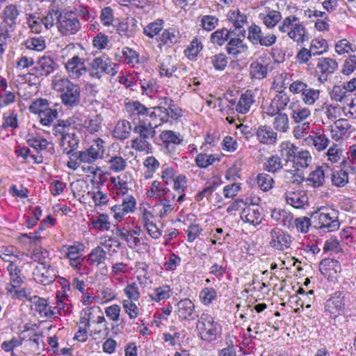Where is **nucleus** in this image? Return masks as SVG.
Returning a JSON list of instances; mask_svg holds the SVG:
<instances>
[{"instance_id":"obj_13","label":"nucleus","mask_w":356,"mask_h":356,"mask_svg":"<svg viewBox=\"0 0 356 356\" xmlns=\"http://www.w3.org/2000/svg\"><path fill=\"white\" fill-rule=\"evenodd\" d=\"M30 302L32 304L31 308L38 312L41 317L51 318L56 314L52 307L47 303V300L43 298L33 296L30 298Z\"/></svg>"},{"instance_id":"obj_58","label":"nucleus","mask_w":356,"mask_h":356,"mask_svg":"<svg viewBox=\"0 0 356 356\" xmlns=\"http://www.w3.org/2000/svg\"><path fill=\"white\" fill-rule=\"evenodd\" d=\"M320 90L312 88H307L302 95L303 102L307 105H313L319 98Z\"/></svg>"},{"instance_id":"obj_28","label":"nucleus","mask_w":356,"mask_h":356,"mask_svg":"<svg viewBox=\"0 0 356 356\" xmlns=\"http://www.w3.org/2000/svg\"><path fill=\"white\" fill-rule=\"evenodd\" d=\"M289 108L291 110V118L296 122H302L311 114L309 108L302 107L298 104L294 102L290 104Z\"/></svg>"},{"instance_id":"obj_26","label":"nucleus","mask_w":356,"mask_h":356,"mask_svg":"<svg viewBox=\"0 0 356 356\" xmlns=\"http://www.w3.org/2000/svg\"><path fill=\"white\" fill-rule=\"evenodd\" d=\"M160 74L170 77L172 74L177 70V64L176 60L172 56H167L161 61L160 66Z\"/></svg>"},{"instance_id":"obj_36","label":"nucleus","mask_w":356,"mask_h":356,"mask_svg":"<svg viewBox=\"0 0 356 356\" xmlns=\"http://www.w3.org/2000/svg\"><path fill=\"white\" fill-rule=\"evenodd\" d=\"M284 167L282 159L277 154L273 155L268 158L264 164V168L271 173H276L282 170Z\"/></svg>"},{"instance_id":"obj_50","label":"nucleus","mask_w":356,"mask_h":356,"mask_svg":"<svg viewBox=\"0 0 356 356\" xmlns=\"http://www.w3.org/2000/svg\"><path fill=\"white\" fill-rule=\"evenodd\" d=\"M170 288L168 285H163L154 290V293L150 296L152 300L159 302L168 299L170 295Z\"/></svg>"},{"instance_id":"obj_59","label":"nucleus","mask_w":356,"mask_h":356,"mask_svg":"<svg viewBox=\"0 0 356 356\" xmlns=\"http://www.w3.org/2000/svg\"><path fill=\"white\" fill-rule=\"evenodd\" d=\"M3 122L1 127L4 129L10 128L15 129L18 127V115L15 111H11L10 113L6 115H4Z\"/></svg>"},{"instance_id":"obj_2","label":"nucleus","mask_w":356,"mask_h":356,"mask_svg":"<svg viewBox=\"0 0 356 356\" xmlns=\"http://www.w3.org/2000/svg\"><path fill=\"white\" fill-rule=\"evenodd\" d=\"M54 88L60 92L62 102L68 107L76 106L80 102V87L67 79L58 80Z\"/></svg>"},{"instance_id":"obj_35","label":"nucleus","mask_w":356,"mask_h":356,"mask_svg":"<svg viewBox=\"0 0 356 356\" xmlns=\"http://www.w3.org/2000/svg\"><path fill=\"white\" fill-rule=\"evenodd\" d=\"M7 270L10 276V285L13 288L19 287L23 280L21 277L22 270L13 262H11L7 266Z\"/></svg>"},{"instance_id":"obj_14","label":"nucleus","mask_w":356,"mask_h":356,"mask_svg":"<svg viewBox=\"0 0 356 356\" xmlns=\"http://www.w3.org/2000/svg\"><path fill=\"white\" fill-rule=\"evenodd\" d=\"M34 275L38 281L44 285L52 283L56 277L55 270L46 263L39 264L35 269Z\"/></svg>"},{"instance_id":"obj_38","label":"nucleus","mask_w":356,"mask_h":356,"mask_svg":"<svg viewBox=\"0 0 356 356\" xmlns=\"http://www.w3.org/2000/svg\"><path fill=\"white\" fill-rule=\"evenodd\" d=\"M161 44L171 46L179 41V32L174 29H165L159 37Z\"/></svg>"},{"instance_id":"obj_6","label":"nucleus","mask_w":356,"mask_h":356,"mask_svg":"<svg viewBox=\"0 0 356 356\" xmlns=\"http://www.w3.org/2000/svg\"><path fill=\"white\" fill-rule=\"evenodd\" d=\"M57 27L63 35H70L76 33L81 29V24L73 13H61Z\"/></svg>"},{"instance_id":"obj_23","label":"nucleus","mask_w":356,"mask_h":356,"mask_svg":"<svg viewBox=\"0 0 356 356\" xmlns=\"http://www.w3.org/2000/svg\"><path fill=\"white\" fill-rule=\"evenodd\" d=\"M254 95L253 92L250 90H248L245 93H243L241 95L236 109L240 113H246L250 111V108L254 104Z\"/></svg>"},{"instance_id":"obj_12","label":"nucleus","mask_w":356,"mask_h":356,"mask_svg":"<svg viewBox=\"0 0 356 356\" xmlns=\"http://www.w3.org/2000/svg\"><path fill=\"white\" fill-rule=\"evenodd\" d=\"M175 313L181 321H193L198 317L195 304L188 298L181 299L176 304Z\"/></svg>"},{"instance_id":"obj_9","label":"nucleus","mask_w":356,"mask_h":356,"mask_svg":"<svg viewBox=\"0 0 356 356\" xmlns=\"http://www.w3.org/2000/svg\"><path fill=\"white\" fill-rule=\"evenodd\" d=\"M327 44L325 40H313L310 44V49H301L298 53L296 58L299 63H307L312 56H318L326 51Z\"/></svg>"},{"instance_id":"obj_32","label":"nucleus","mask_w":356,"mask_h":356,"mask_svg":"<svg viewBox=\"0 0 356 356\" xmlns=\"http://www.w3.org/2000/svg\"><path fill=\"white\" fill-rule=\"evenodd\" d=\"M268 74V66L259 61H254L250 65V76L252 79H263Z\"/></svg>"},{"instance_id":"obj_16","label":"nucleus","mask_w":356,"mask_h":356,"mask_svg":"<svg viewBox=\"0 0 356 356\" xmlns=\"http://www.w3.org/2000/svg\"><path fill=\"white\" fill-rule=\"evenodd\" d=\"M318 215V227L321 229L326 228L328 232H333L339 229V222L337 216L334 210L330 213H316Z\"/></svg>"},{"instance_id":"obj_39","label":"nucleus","mask_w":356,"mask_h":356,"mask_svg":"<svg viewBox=\"0 0 356 356\" xmlns=\"http://www.w3.org/2000/svg\"><path fill=\"white\" fill-rule=\"evenodd\" d=\"M91 220V224L94 229L99 231H105L110 229L111 222L109 221V216L107 214H99L96 218L92 217Z\"/></svg>"},{"instance_id":"obj_27","label":"nucleus","mask_w":356,"mask_h":356,"mask_svg":"<svg viewBox=\"0 0 356 356\" xmlns=\"http://www.w3.org/2000/svg\"><path fill=\"white\" fill-rule=\"evenodd\" d=\"M280 149V157L286 163L293 162L296 154L297 152V147L290 142L282 143Z\"/></svg>"},{"instance_id":"obj_22","label":"nucleus","mask_w":356,"mask_h":356,"mask_svg":"<svg viewBox=\"0 0 356 356\" xmlns=\"http://www.w3.org/2000/svg\"><path fill=\"white\" fill-rule=\"evenodd\" d=\"M286 202L294 208H302L308 202V197L304 191L289 192L285 194Z\"/></svg>"},{"instance_id":"obj_45","label":"nucleus","mask_w":356,"mask_h":356,"mask_svg":"<svg viewBox=\"0 0 356 356\" xmlns=\"http://www.w3.org/2000/svg\"><path fill=\"white\" fill-rule=\"evenodd\" d=\"M258 186L264 191H268L273 186V177L266 173H259L257 177Z\"/></svg>"},{"instance_id":"obj_57","label":"nucleus","mask_w":356,"mask_h":356,"mask_svg":"<svg viewBox=\"0 0 356 356\" xmlns=\"http://www.w3.org/2000/svg\"><path fill=\"white\" fill-rule=\"evenodd\" d=\"M122 54L127 64L134 65L139 63V55L135 50L126 47L122 49Z\"/></svg>"},{"instance_id":"obj_20","label":"nucleus","mask_w":356,"mask_h":356,"mask_svg":"<svg viewBox=\"0 0 356 356\" xmlns=\"http://www.w3.org/2000/svg\"><path fill=\"white\" fill-rule=\"evenodd\" d=\"M227 19L230 22L233 26L232 30L234 31H241L245 30L243 26L247 24V16L242 13L238 9L229 10L227 14Z\"/></svg>"},{"instance_id":"obj_44","label":"nucleus","mask_w":356,"mask_h":356,"mask_svg":"<svg viewBox=\"0 0 356 356\" xmlns=\"http://www.w3.org/2000/svg\"><path fill=\"white\" fill-rule=\"evenodd\" d=\"M315 188L321 186L325 181V173L322 167H318L315 170L310 172L307 179Z\"/></svg>"},{"instance_id":"obj_54","label":"nucleus","mask_w":356,"mask_h":356,"mask_svg":"<svg viewBox=\"0 0 356 356\" xmlns=\"http://www.w3.org/2000/svg\"><path fill=\"white\" fill-rule=\"evenodd\" d=\"M49 106V102L46 99L39 98L33 101L29 109L31 113L38 114L46 110Z\"/></svg>"},{"instance_id":"obj_5","label":"nucleus","mask_w":356,"mask_h":356,"mask_svg":"<svg viewBox=\"0 0 356 356\" xmlns=\"http://www.w3.org/2000/svg\"><path fill=\"white\" fill-rule=\"evenodd\" d=\"M117 67L110 58L105 56L98 57L90 63L89 72L91 76L99 79L104 74L115 76L118 73Z\"/></svg>"},{"instance_id":"obj_29","label":"nucleus","mask_w":356,"mask_h":356,"mask_svg":"<svg viewBox=\"0 0 356 356\" xmlns=\"http://www.w3.org/2000/svg\"><path fill=\"white\" fill-rule=\"evenodd\" d=\"M27 144L36 150L47 149L49 142L38 134H28L26 136Z\"/></svg>"},{"instance_id":"obj_17","label":"nucleus","mask_w":356,"mask_h":356,"mask_svg":"<svg viewBox=\"0 0 356 356\" xmlns=\"http://www.w3.org/2000/svg\"><path fill=\"white\" fill-rule=\"evenodd\" d=\"M20 12V6L16 4H9L4 8L3 22L6 24L8 31H12L15 28Z\"/></svg>"},{"instance_id":"obj_47","label":"nucleus","mask_w":356,"mask_h":356,"mask_svg":"<svg viewBox=\"0 0 356 356\" xmlns=\"http://www.w3.org/2000/svg\"><path fill=\"white\" fill-rule=\"evenodd\" d=\"M332 182L335 186H344L348 182V172L342 169L334 171L332 175Z\"/></svg>"},{"instance_id":"obj_42","label":"nucleus","mask_w":356,"mask_h":356,"mask_svg":"<svg viewBox=\"0 0 356 356\" xmlns=\"http://www.w3.org/2000/svg\"><path fill=\"white\" fill-rule=\"evenodd\" d=\"M170 190L166 188H161V182L159 181H154L152 183L150 189L147 192V196L149 197H162L168 195Z\"/></svg>"},{"instance_id":"obj_19","label":"nucleus","mask_w":356,"mask_h":356,"mask_svg":"<svg viewBox=\"0 0 356 356\" xmlns=\"http://www.w3.org/2000/svg\"><path fill=\"white\" fill-rule=\"evenodd\" d=\"M37 65L32 68L40 76H49L57 67L56 63L49 56H44L37 61Z\"/></svg>"},{"instance_id":"obj_25","label":"nucleus","mask_w":356,"mask_h":356,"mask_svg":"<svg viewBox=\"0 0 356 356\" xmlns=\"http://www.w3.org/2000/svg\"><path fill=\"white\" fill-rule=\"evenodd\" d=\"M316 67L322 74V76L325 74L324 79L326 80L327 74L334 73L338 67V63L334 59L330 58H318Z\"/></svg>"},{"instance_id":"obj_64","label":"nucleus","mask_w":356,"mask_h":356,"mask_svg":"<svg viewBox=\"0 0 356 356\" xmlns=\"http://www.w3.org/2000/svg\"><path fill=\"white\" fill-rule=\"evenodd\" d=\"M356 69V56H349L344 62L341 72L345 75H349Z\"/></svg>"},{"instance_id":"obj_15","label":"nucleus","mask_w":356,"mask_h":356,"mask_svg":"<svg viewBox=\"0 0 356 356\" xmlns=\"http://www.w3.org/2000/svg\"><path fill=\"white\" fill-rule=\"evenodd\" d=\"M65 68L70 77L78 79L87 72L84 60L78 56L69 59L65 64Z\"/></svg>"},{"instance_id":"obj_51","label":"nucleus","mask_w":356,"mask_h":356,"mask_svg":"<svg viewBox=\"0 0 356 356\" xmlns=\"http://www.w3.org/2000/svg\"><path fill=\"white\" fill-rule=\"evenodd\" d=\"M41 124L47 126L49 125L58 117L56 109L51 108L49 106L39 115Z\"/></svg>"},{"instance_id":"obj_7","label":"nucleus","mask_w":356,"mask_h":356,"mask_svg":"<svg viewBox=\"0 0 356 356\" xmlns=\"http://www.w3.org/2000/svg\"><path fill=\"white\" fill-rule=\"evenodd\" d=\"M104 140L101 138H97L93 144L86 150L80 151L76 154L77 159L81 162L92 163L97 159L102 158L104 153Z\"/></svg>"},{"instance_id":"obj_4","label":"nucleus","mask_w":356,"mask_h":356,"mask_svg":"<svg viewBox=\"0 0 356 356\" xmlns=\"http://www.w3.org/2000/svg\"><path fill=\"white\" fill-rule=\"evenodd\" d=\"M197 328L202 339L211 342L221 334V326L208 314H202L197 321Z\"/></svg>"},{"instance_id":"obj_63","label":"nucleus","mask_w":356,"mask_h":356,"mask_svg":"<svg viewBox=\"0 0 356 356\" xmlns=\"http://www.w3.org/2000/svg\"><path fill=\"white\" fill-rule=\"evenodd\" d=\"M218 18L213 15H204L201 19L202 28L208 31L213 30L218 23Z\"/></svg>"},{"instance_id":"obj_21","label":"nucleus","mask_w":356,"mask_h":356,"mask_svg":"<svg viewBox=\"0 0 356 356\" xmlns=\"http://www.w3.org/2000/svg\"><path fill=\"white\" fill-rule=\"evenodd\" d=\"M235 34L232 27L218 29L213 32L210 35V42L214 45L222 46L229 38Z\"/></svg>"},{"instance_id":"obj_8","label":"nucleus","mask_w":356,"mask_h":356,"mask_svg":"<svg viewBox=\"0 0 356 356\" xmlns=\"http://www.w3.org/2000/svg\"><path fill=\"white\" fill-rule=\"evenodd\" d=\"M159 145L166 154H173L176 151V146L183 141L179 133L171 130L163 131L159 135Z\"/></svg>"},{"instance_id":"obj_60","label":"nucleus","mask_w":356,"mask_h":356,"mask_svg":"<svg viewBox=\"0 0 356 356\" xmlns=\"http://www.w3.org/2000/svg\"><path fill=\"white\" fill-rule=\"evenodd\" d=\"M262 31L261 28L256 25L252 24L248 28V39L253 44H258L259 42L261 41L262 37Z\"/></svg>"},{"instance_id":"obj_48","label":"nucleus","mask_w":356,"mask_h":356,"mask_svg":"<svg viewBox=\"0 0 356 356\" xmlns=\"http://www.w3.org/2000/svg\"><path fill=\"white\" fill-rule=\"evenodd\" d=\"M275 129L282 132H286L289 129V118L286 113H278L273 122Z\"/></svg>"},{"instance_id":"obj_31","label":"nucleus","mask_w":356,"mask_h":356,"mask_svg":"<svg viewBox=\"0 0 356 356\" xmlns=\"http://www.w3.org/2000/svg\"><path fill=\"white\" fill-rule=\"evenodd\" d=\"M326 307L332 315L337 316L344 312L346 303L343 298L339 297L332 298L327 301Z\"/></svg>"},{"instance_id":"obj_3","label":"nucleus","mask_w":356,"mask_h":356,"mask_svg":"<svg viewBox=\"0 0 356 356\" xmlns=\"http://www.w3.org/2000/svg\"><path fill=\"white\" fill-rule=\"evenodd\" d=\"M156 127V125L152 126L151 123L147 124L145 122L136 125L133 131L138 136L131 140V147L137 151L147 152L151 149V144L147 140L155 136Z\"/></svg>"},{"instance_id":"obj_34","label":"nucleus","mask_w":356,"mask_h":356,"mask_svg":"<svg viewBox=\"0 0 356 356\" xmlns=\"http://www.w3.org/2000/svg\"><path fill=\"white\" fill-rule=\"evenodd\" d=\"M132 127L127 120H120L115 126L114 134L115 136L120 140H124L129 137Z\"/></svg>"},{"instance_id":"obj_18","label":"nucleus","mask_w":356,"mask_h":356,"mask_svg":"<svg viewBox=\"0 0 356 356\" xmlns=\"http://www.w3.org/2000/svg\"><path fill=\"white\" fill-rule=\"evenodd\" d=\"M255 134L259 143L264 145H274L277 141V134L267 125H260L255 129Z\"/></svg>"},{"instance_id":"obj_24","label":"nucleus","mask_w":356,"mask_h":356,"mask_svg":"<svg viewBox=\"0 0 356 356\" xmlns=\"http://www.w3.org/2000/svg\"><path fill=\"white\" fill-rule=\"evenodd\" d=\"M260 211L254 205H249L244 208L241 212V217L245 222L252 225H258L261 222Z\"/></svg>"},{"instance_id":"obj_33","label":"nucleus","mask_w":356,"mask_h":356,"mask_svg":"<svg viewBox=\"0 0 356 356\" xmlns=\"http://www.w3.org/2000/svg\"><path fill=\"white\" fill-rule=\"evenodd\" d=\"M205 61L208 64L213 66L216 70L223 71L227 65V57L222 53L208 56L205 58Z\"/></svg>"},{"instance_id":"obj_1","label":"nucleus","mask_w":356,"mask_h":356,"mask_svg":"<svg viewBox=\"0 0 356 356\" xmlns=\"http://www.w3.org/2000/svg\"><path fill=\"white\" fill-rule=\"evenodd\" d=\"M278 29L282 33H287L288 36L298 44L309 40V35L305 27L295 15L286 17Z\"/></svg>"},{"instance_id":"obj_53","label":"nucleus","mask_w":356,"mask_h":356,"mask_svg":"<svg viewBox=\"0 0 356 356\" xmlns=\"http://www.w3.org/2000/svg\"><path fill=\"white\" fill-rule=\"evenodd\" d=\"M309 140L318 151L325 149L330 143L329 138L325 134H317L314 136H311Z\"/></svg>"},{"instance_id":"obj_37","label":"nucleus","mask_w":356,"mask_h":356,"mask_svg":"<svg viewBox=\"0 0 356 356\" xmlns=\"http://www.w3.org/2000/svg\"><path fill=\"white\" fill-rule=\"evenodd\" d=\"M311 162L312 156L309 152L305 150L296 152L293 163L296 170H298L299 168L308 167Z\"/></svg>"},{"instance_id":"obj_41","label":"nucleus","mask_w":356,"mask_h":356,"mask_svg":"<svg viewBox=\"0 0 356 356\" xmlns=\"http://www.w3.org/2000/svg\"><path fill=\"white\" fill-rule=\"evenodd\" d=\"M61 14L58 9L50 8L46 16L41 19L42 24L47 29L51 28L55 24H58V17Z\"/></svg>"},{"instance_id":"obj_62","label":"nucleus","mask_w":356,"mask_h":356,"mask_svg":"<svg viewBox=\"0 0 356 356\" xmlns=\"http://www.w3.org/2000/svg\"><path fill=\"white\" fill-rule=\"evenodd\" d=\"M126 107L128 111H131L138 115H147L148 114V108L138 101L127 104Z\"/></svg>"},{"instance_id":"obj_56","label":"nucleus","mask_w":356,"mask_h":356,"mask_svg":"<svg viewBox=\"0 0 356 356\" xmlns=\"http://www.w3.org/2000/svg\"><path fill=\"white\" fill-rule=\"evenodd\" d=\"M23 339L19 337H13L10 340L4 341L1 348L6 352H11V356H16L13 350L22 344Z\"/></svg>"},{"instance_id":"obj_10","label":"nucleus","mask_w":356,"mask_h":356,"mask_svg":"<svg viewBox=\"0 0 356 356\" xmlns=\"http://www.w3.org/2000/svg\"><path fill=\"white\" fill-rule=\"evenodd\" d=\"M293 238L290 234L280 228H274L270 232L269 245L271 248L284 251L290 248Z\"/></svg>"},{"instance_id":"obj_52","label":"nucleus","mask_w":356,"mask_h":356,"mask_svg":"<svg viewBox=\"0 0 356 356\" xmlns=\"http://www.w3.org/2000/svg\"><path fill=\"white\" fill-rule=\"evenodd\" d=\"M108 163L109 169L115 172H121L127 167L126 160L118 156H112L108 160Z\"/></svg>"},{"instance_id":"obj_11","label":"nucleus","mask_w":356,"mask_h":356,"mask_svg":"<svg viewBox=\"0 0 356 356\" xmlns=\"http://www.w3.org/2000/svg\"><path fill=\"white\" fill-rule=\"evenodd\" d=\"M235 34L229 38L227 45L226 51L228 54L236 58L239 54L245 52L248 50V46L243 42L245 38L246 31H234Z\"/></svg>"},{"instance_id":"obj_49","label":"nucleus","mask_w":356,"mask_h":356,"mask_svg":"<svg viewBox=\"0 0 356 356\" xmlns=\"http://www.w3.org/2000/svg\"><path fill=\"white\" fill-rule=\"evenodd\" d=\"M163 29V20L158 19L154 22L149 23L143 29V33L150 38L155 35Z\"/></svg>"},{"instance_id":"obj_43","label":"nucleus","mask_w":356,"mask_h":356,"mask_svg":"<svg viewBox=\"0 0 356 356\" xmlns=\"http://www.w3.org/2000/svg\"><path fill=\"white\" fill-rule=\"evenodd\" d=\"M199 297L203 305H209L213 300H216L217 291L212 287H205L200 292Z\"/></svg>"},{"instance_id":"obj_46","label":"nucleus","mask_w":356,"mask_h":356,"mask_svg":"<svg viewBox=\"0 0 356 356\" xmlns=\"http://www.w3.org/2000/svg\"><path fill=\"white\" fill-rule=\"evenodd\" d=\"M260 17L263 19L264 24L268 28H272L280 21L282 16L279 11L270 10L266 15H262L261 14Z\"/></svg>"},{"instance_id":"obj_55","label":"nucleus","mask_w":356,"mask_h":356,"mask_svg":"<svg viewBox=\"0 0 356 356\" xmlns=\"http://www.w3.org/2000/svg\"><path fill=\"white\" fill-rule=\"evenodd\" d=\"M25 46L28 49L40 51L46 47L45 40L42 37L31 38L25 42Z\"/></svg>"},{"instance_id":"obj_30","label":"nucleus","mask_w":356,"mask_h":356,"mask_svg":"<svg viewBox=\"0 0 356 356\" xmlns=\"http://www.w3.org/2000/svg\"><path fill=\"white\" fill-rule=\"evenodd\" d=\"M106 259V252L100 246L92 249L90 254L86 257V261L90 265L96 264L99 266Z\"/></svg>"},{"instance_id":"obj_61","label":"nucleus","mask_w":356,"mask_h":356,"mask_svg":"<svg viewBox=\"0 0 356 356\" xmlns=\"http://www.w3.org/2000/svg\"><path fill=\"white\" fill-rule=\"evenodd\" d=\"M348 92L345 86H334L330 93L331 98L337 102H341L346 98Z\"/></svg>"},{"instance_id":"obj_40","label":"nucleus","mask_w":356,"mask_h":356,"mask_svg":"<svg viewBox=\"0 0 356 356\" xmlns=\"http://www.w3.org/2000/svg\"><path fill=\"white\" fill-rule=\"evenodd\" d=\"M71 131H74V127L67 120H58L57 124H55L53 128V134L56 136H60V137L70 134L72 132Z\"/></svg>"}]
</instances>
